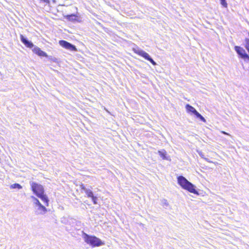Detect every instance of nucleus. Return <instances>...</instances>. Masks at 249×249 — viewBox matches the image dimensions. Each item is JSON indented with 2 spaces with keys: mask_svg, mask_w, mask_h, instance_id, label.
<instances>
[{
  "mask_svg": "<svg viewBox=\"0 0 249 249\" xmlns=\"http://www.w3.org/2000/svg\"><path fill=\"white\" fill-rule=\"evenodd\" d=\"M39 198H40L41 200L43 202L45 205L46 206H48L49 204V199L47 196L46 195H44V193L41 194L37 196Z\"/></svg>",
  "mask_w": 249,
  "mask_h": 249,
  "instance_id": "obj_12",
  "label": "nucleus"
},
{
  "mask_svg": "<svg viewBox=\"0 0 249 249\" xmlns=\"http://www.w3.org/2000/svg\"><path fill=\"white\" fill-rule=\"evenodd\" d=\"M245 47L246 48V49H247V50L248 51V52L249 53V38H245Z\"/></svg>",
  "mask_w": 249,
  "mask_h": 249,
  "instance_id": "obj_17",
  "label": "nucleus"
},
{
  "mask_svg": "<svg viewBox=\"0 0 249 249\" xmlns=\"http://www.w3.org/2000/svg\"><path fill=\"white\" fill-rule=\"evenodd\" d=\"M36 213L37 214H44L47 212V209L43 205H41L36 208Z\"/></svg>",
  "mask_w": 249,
  "mask_h": 249,
  "instance_id": "obj_9",
  "label": "nucleus"
},
{
  "mask_svg": "<svg viewBox=\"0 0 249 249\" xmlns=\"http://www.w3.org/2000/svg\"><path fill=\"white\" fill-rule=\"evenodd\" d=\"M92 199V200L94 204H96L97 203V198L96 196H94L91 197Z\"/></svg>",
  "mask_w": 249,
  "mask_h": 249,
  "instance_id": "obj_19",
  "label": "nucleus"
},
{
  "mask_svg": "<svg viewBox=\"0 0 249 249\" xmlns=\"http://www.w3.org/2000/svg\"><path fill=\"white\" fill-rule=\"evenodd\" d=\"M10 189H20L22 188V186L18 183H14L12 184L10 187Z\"/></svg>",
  "mask_w": 249,
  "mask_h": 249,
  "instance_id": "obj_16",
  "label": "nucleus"
},
{
  "mask_svg": "<svg viewBox=\"0 0 249 249\" xmlns=\"http://www.w3.org/2000/svg\"><path fill=\"white\" fill-rule=\"evenodd\" d=\"M221 133H222V134H224L225 135H229V134H228V133L224 131H221Z\"/></svg>",
  "mask_w": 249,
  "mask_h": 249,
  "instance_id": "obj_21",
  "label": "nucleus"
},
{
  "mask_svg": "<svg viewBox=\"0 0 249 249\" xmlns=\"http://www.w3.org/2000/svg\"><path fill=\"white\" fill-rule=\"evenodd\" d=\"M59 43L60 46L64 48L70 50L71 51H76V47L72 44L65 41V40H60Z\"/></svg>",
  "mask_w": 249,
  "mask_h": 249,
  "instance_id": "obj_7",
  "label": "nucleus"
},
{
  "mask_svg": "<svg viewBox=\"0 0 249 249\" xmlns=\"http://www.w3.org/2000/svg\"><path fill=\"white\" fill-rule=\"evenodd\" d=\"M77 16L75 14H73L71 15H68L66 17V18L70 21H77Z\"/></svg>",
  "mask_w": 249,
  "mask_h": 249,
  "instance_id": "obj_13",
  "label": "nucleus"
},
{
  "mask_svg": "<svg viewBox=\"0 0 249 249\" xmlns=\"http://www.w3.org/2000/svg\"><path fill=\"white\" fill-rule=\"evenodd\" d=\"M31 198L33 199L34 203L36 205V208L38 206L41 205V203L39 202L38 199L34 196H32Z\"/></svg>",
  "mask_w": 249,
  "mask_h": 249,
  "instance_id": "obj_15",
  "label": "nucleus"
},
{
  "mask_svg": "<svg viewBox=\"0 0 249 249\" xmlns=\"http://www.w3.org/2000/svg\"><path fill=\"white\" fill-rule=\"evenodd\" d=\"M135 53L138 55L143 57L145 59L150 61L153 65H156V63L152 59L149 55L142 50H136Z\"/></svg>",
  "mask_w": 249,
  "mask_h": 249,
  "instance_id": "obj_6",
  "label": "nucleus"
},
{
  "mask_svg": "<svg viewBox=\"0 0 249 249\" xmlns=\"http://www.w3.org/2000/svg\"><path fill=\"white\" fill-rule=\"evenodd\" d=\"M185 108L188 112L194 114L201 121L203 122H206L205 119L199 113H198L193 107L189 104H187L185 106Z\"/></svg>",
  "mask_w": 249,
  "mask_h": 249,
  "instance_id": "obj_4",
  "label": "nucleus"
},
{
  "mask_svg": "<svg viewBox=\"0 0 249 249\" xmlns=\"http://www.w3.org/2000/svg\"><path fill=\"white\" fill-rule=\"evenodd\" d=\"M81 188L82 190H83L85 193L87 195L88 197H91L93 196V193L92 191L89 189H87L85 187V186L84 185H81Z\"/></svg>",
  "mask_w": 249,
  "mask_h": 249,
  "instance_id": "obj_11",
  "label": "nucleus"
},
{
  "mask_svg": "<svg viewBox=\"0 0 249 249\" xmlns=\"http://www.w3.org/2000/svg\"><path fill=\"white\" fill-rule=\"evenodd\" d=\"M30 185L32 191L36 196L44 193V188L41 185L34 182H30Z\"/></svg>",
  "mask_w": 249,
  "mask_h": 249,
  "instance_id": "obj_3",
  "label": "nucleus"
},
{
  "mask_svg": "<svg viewBox=\"0 0 249 249\" xmlns=\"http://www.w3.org/2000/svg\"><path fill=\"white\" fill-rule=\"evenodd\" d=\"M83 238L85 242L93 247H99L104 245V243L99 238L95 236L89 235L84 233Z\"/></svg>",
  "mask_w": 249,
  "mask_h": 249,
  "instance_id": "obj_2",
  "label": "nucleus"
},
{
  "mask_svg": "<svg viewBox=\"0 0 249 249\" xmlns=\"http://www.w3.org/2000/svg\"><path fill=\"white\" fill-rule=\"evenodd\" d=\"M234 50L240 57L245 60L249 61V55L246 53L245 50L243 48L236 46L234 47Z\"/></svg>",
  "mask_w": 249,
  "mask_h": 249,
  "instance_id": "obj_5",
  "label": "nucleus"
},
{
  "mask_svg": "<svg viewBox=\"0 0 249 249\" xmlns=\"http://www.w3.org/2000/svg\"><path fill=\"white\" fill-rule=\"evenodd\" d=\"M20 38L22 43L27 48H32L34 47V44L22 35H20Z\"/></svg>",
  "mask_w": 249,
  "mask_h": 249,
  "instance_id": "obj_8",
  "label": "nucleus"
},
{
  "mask_svg": "<svg viewBox=\"0 0 249 249\" xmlns=\"http://www.w3.org/2000/svg\"><path fill=\"white\" fill-rule=\"evenodd\" d=\"M178 184L183 189L187 190L188 192L194 194H198V192L195 189L194 185L189 182L186 178L182 176H179L177 178Z\"/></svg>",
  "mask_w": 249,
  "mask_h": 249,
  "instance_id": "obj_1",
  "label": "nucleus"
},
{
  "mask_svg": "<svg viewBox=\"0 0 249 249\" xmlns=\"http://www.w3.org/2000/svg\"><path fill=\"white\" fill-rule=\"evenodd\" d=\"M248 35H249V32L248 33Z\"/></svg>",
  "mask_w": 249,
  "mask_h": 249,
  "instance_id": "obj_22",
  "label": "nucleus"
},
{
  "mask_svg": "<svg viewBox=\"0 0 249 249\" xmlns=\"http://www.w3.org/2000/svg\"><path fill=\"white\" fill-rule=\"evenodd\" d=\"M41 2L46 3H49V0H40Z\"/></svg>",
  "mask_w": 249,
  "mask_h": 249,
  "instance_id": "obj_20",
  "label": "nucleus"
},
{
  "mask_svg": "<svg viewBox=\"0 0 249 249\" xmlns=\"http://www.w3.org/2000/svg\"><path fill=\"white\" fill-rule=\"evenodd\" d=\"M33 52L35 53H36V54L40 56H45V57H46L47 56V53L45 52H44L42 51V50H41V49L39 47H38L37 46H34V48L33 49Z\"/></svg>",
  "mask_w": 249,
  "mask_h": 249,
  "instance_id": "obj_10",
  "label": "nucleus"
},
{
  "mask_svg": "<svg viewBox=\"0 0 249 249\" xmlns=\"http://www.w3.org/2000/svg\"><path fill=\"white\" fill-rule=\"evenodd\" d=\"M220 1H221V5H222L223 7H225V8H227V6H228V4H227V2H226V0H220Z\"/></svg>",
  "mask_w": 249,
  "mask_h": 249,
  "instance_id": "obj_18",
  "label": "nucleus"
},
{
  "mask_svg": "<svg viewBox=\"0 0 249 249\" xmlns=\"http://www.w3.org/2000/svg\"><path fill=\"white\" fill-rule=\"evenodd\" d=\"M158 153L163 160H168L167 158L166 157L167 153L165 150H159L158 151Z\"/></svg>",
  "mask_w": 249,
  "mask_h": 249,
  "instance_id": "obj_14",
  "label": "nucleus"
}]
</instances>
